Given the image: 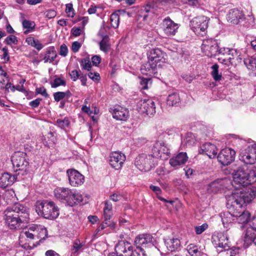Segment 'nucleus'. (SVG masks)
I'll list each match as a JSON object with an SVG mask.
<instances>
[{
  "label": "nucleus",
  "mask_w": 256,
  "mask_h": 256,
  "mask_svg": "<svg viewBox=\"0 0 256 256\" xmlns=\"http://www.w3.org/2000/svg\"><path fill=\"white\" fill-rule=\"evenodd\" d=\"M15 176L12 175L8 172L4 173L0 177V186L6 188L11 186L16 180Z\"/></svg>",
  "instance_id": "obj_27"
},
{
  "label": "nucleus",
  "mask_w": 256,
  "mask_h": 256,
  "mask_svg": "<svg viewBox=\"0 0 256 256\" xmlns=\"http://www.w3.org/2000/svg\"><path fill=\"white\" fill-rule=\"evenodd\" d=\"M238 54L239 52L233 48H230L228 56H230L231 58H232V60H234L235 57H238L240 56Z\"/></svg>",
  "instance_id": "obj_59"
},
{
  "label": "nucleus",
  "mask_w": 256,
  "mask_h": 256,
  "mask_svg": "<svg viewBox=\"0 0 256 256\" xmlns=\"http://www.w3.org/2000/svg\"><path fill=\"white\" fill-rule=\"evenodd\" d=\"M22 28L25 29L24 34H28L30 32L32 31L35 28V23L28 20H24L22 22Z\"/></svg>",
  "instance_id": "obj_32"
},
{
  "label": "nucleus",
  "mask_w": 256,
  "mask_h": 256,
  "mask_svg": "<svg viewBox=\"0 0 256 256\" xmlns=\"http://www.w3.org/2000/svg\"><path fill=\"white\" fill-rule=\"evenodd\" d=\"M36 210L39 216L52 220L59 216V208L54 202L48 200H38L36 204Z\"/></svg>",
  "instance_id": "obj_6"
},
{
  "label": "nucleus",
  "mask_w": 256,
  "mask_h": 256,
  "mask_svg": "<svg viewBox=\"0 0 256 256\" xmlns=\"http://www.w3.org/2000/svg\"><path fill=\"white\" fill-rule=\"evenodd\" d=\"M210 19L206 16H200L193 18L190 22L192 30L197 35L203 36L208 28Z\"/></svg>",
  "instance_id": "obj_9"
},
{
  "label": "nucleus",
  "mask_w": 256,
  "mask_h": 256,
  "mask_svg": "<svg viewBox=\"0 0 256 256\" xmlns=\"http://www.w3.org/2000/svg\"><path fill=\"white\" fill-rule=\"evenodd\" d=\"M108 39V36H105L99 43L100 50L105 52H108L110 49Z\"/></svg>",
  "instance_id": "obj_34"
},
{
  "label": "nucleus",
  "mask_w": 256,
  "mask_h": 256,
  "mask_svg": "<svg viewBox=\"0 0 256 256\" xmlns=\"http://www.w3.org/2000/svg\"><path fill=\"white\" fill-rule=\"evenodd\" d=\"M82 244H80V241L78 240H76L74 242L72 248V250L74 252H78L80 249L82 247Z\"/></svg>",
  "instance_id": "obj_50"
},
{
  "label": "nucleus",
  "mask_w": 256,
  "mask_h": 256,
  "mask_svg": "<svg viewBox=\"0 0 256 256\" xmlns=\"http://www.w3.org/2000/svg\"><path fill=\"white\" fill-rule=\"evenodd\" d=\"M33 233L32 232H30V230H26V231H24V232H23L22 234H21V236H26L27 238H28L30 240H33L34 239V236H36V233H37L38 232V230H33Z\"/></svg>",
  "instance_id": "obj_48"
},
{
  "label": "nucleus",
  "mask_w": 256,
  "mask_h": 256,
  "mask_svg": "<svg viewBox=\"0 0 256 256\" xmlns=\"http://www.w3.org/2000/svg\"><path fill=\"white\" fill-rule=\"evenodd\" d=\"M230 51L229 48H221L218 47V55L221 54L224 56H228V52Z\"/></svg>",
  "instance_id": "obj_52"
},
{
  "label": "nucleus",
  "mask_w": 256,
  "mask_h": 256,
  "mask_svg": "<svg viewBox=\"0 0 256 256\" xmlns=\"http://www.w3.org/2000/svg\"><path fill=\"white\" fill-rule=\"evenodd\" d=\"M152 152L156 160L160 158L164 160H166L170 154L169 148L162 141H158L155 142L153 145Z\"/></svg>",
  "instance_id": "obj_10"
},
{
  "label": "nucleus",
  "mask_w": 256,
  "mask_h": 256,
  "mask_svg": "<svg viewBox=\"0 0 256 256\" xmlns=\"http://www.w3.org/2000/svg\"><path fill=\"white\" fill-rule=\"evenodd\" d=\"M208 228V224L206 223H204L200 226H196L195 227V232L197 234H202L205 230Z\"/></svg>",
  "instance_id": "obj_45"
},
{
  "label": "nucleus",
  "mask_w": 256,
  "mask_h": 256,
  "mask_svg": "<svg viewBox=\"0 0 256 256\" xmlns=\"http://www.w3.org/2000/svg\"><path fill=\"white\" fill-rule=\"evenodd\" d=\"M227 19L234 24H238L244 19V14L242 11L238 9H232L227 14Z\"/></svg>",
  "instance_id": "obj_23"
},
{
  "label": "nucleus",
  "mask_w": 256,
  "mask_h": 256,
  "mask_svg": "<svg viewBox=\"0 0 256 256\" xmlns=\"http://www.w3.org/2000/svg\"><path fill=\"white\" fill-rule=\"evenodd\" d=\"M164 242L168 250L171 252L177 250L180 246V241L177 238L168 239Z\"/></svg>",
  "instance_id": "obj_29"
},
{
  "label": "nucleus",
  "mask_w": 256,
  "mask_h": 256,
  "mask_svg": "<svg viewBox=\"0 0 256 256\" xmlns=\"http://www.w3.org/2000/svg\"><path fill=\"white\" fill-rule=\"evenodd\" d=\"M188 157L186 152H181L170 160L169 163L174 168L184 164L188 160Z\"/></svg>",
  "instance_id": "obj_26"
},
{
  "label": "nucleus",
  "mask_w": 256,
  "mask_h": 256,
  "mask_svg": "<svg viewBox=\"0 0 256 256\" xmlns=\"http://www.w3.org/2000/svg\"><path fill=\"white\" fill-rule=\"evenodd\" d=\"M182 78L188 83H190L194 78V77L192 75L187 74H184L182 76Z\"/></svg>",
  "instance_id": "obj_64"
},
{
  "label": "nucleus",
  "mask_w": 256,
  "mask_h": 256,
  "mask_svg": "<svg viewBox=\"0 0 256 256\" xmlns=\"http://www.w3.org/2000/svg\"><path fill=\"white\" fill-rule=\"evenodd\" d=\"M212 240L216 247H219L224 249H228L229 248L228 238L226 233L222 232H214L212 236Z\"/></svg>",
  "instance_id": "obj_18"
},
{
  "label": "nucleus",
  "mask_w": 256,
  "mask_h": 256,
  "mask_svg": "<svg viewBox=\"0 0 256 256\" xmlns=\"http://www.w3.org/2000/svg\"><path fill=\"white\" fill-rule=\"evenodd\" d=\"M240 228L244 229V244H246V243L248 244L249 242H253L256 239V220H254L252 218L248 224L240 225Z\"/></svg>",
  "instance_id": "obj_14"
},
{
  "label": "nucleus",
  "mask_w": 256,
  "mask_h": 256,
  "mask_svg": "<svg viewBox=\"0 0 256 256\" xmlns=\"http://www.w3.org/2000/svg\"><path fill=\"white\" fill-rule=\"evenodd\" d=\"M120 10L116 11L112 13L110 18L111 26L114 28H116L119 26L120 16L118 13Z\"/></svg>",
  "instance_id": "obj_33"
},
{
  "label": "nucleus",
  "mask_w": 256,
  "mask_h": 256,
  "mask_svg": "<svg viewBox=\"0 0 256 256\" xmlns=\"http://www.w3.org/2000/svg\"><path fill=\"white\" fill-rule=\"evenodd\" d=\"M4 42L8 45L11 46L12 44H16L18 42L17 37L11 34L6 38Z\"/></svg>",
  "instance_id": "obj_42"
},
{
  "label": "nucleus",
  "mask_w": 256,
  "mask_h": 256,
  "mask_svg": "<svg viewBox=\"0 0 256 256\" xmlns=\"http://www.w3.org/2000/svg\"><path fill=\"white\" fill-rule=\"evenodd\" d=\"M148 61L140 68L143 74L157 77L158 68L166 62V54L160 48H155L150 50L147 52Z\"/></svg>",
  "instance_id": "obj_3"
},
{
  "label": "nucleus",
  "mask_w": 256,
  "mask_h": 256,
  "mask_svg": "<svg viewBox=\"0 0 256 256\" xmlns=\"http://www.w3.org/2000/svg\"><path fill=\"white\" fill-rule=\"evenodd\" d=\"M66 12L68 14V16L71 18L74 17V10L72 4H66Z\"/></svg>",
  "instance_id": "obj_47"
},
{
  "label": "nucleus",
  "mask_w": 256,
  "mask_h": 256,
  "mask_svg": "<svg viewBox=\"0 0 256 256\" xmlns=\"http://www.w3.org/2000/svg\"><path fill=\"white\" fill-rule=\"evenodd\" d=\"M232 174L233 177L232 185H234L236 188L250 184L254 182L256 179V170H252L248 172L242 166H240L236 170H234Z\"/></svg>",
  "instance_id": "obj_5"
},
{
  "label": "nucleus",
  "mask_w": 256,
  "mask_h": 256,
  "mask_svg": "<svg viewBox=\"0 0 256 256\" xmlns=\"http://www.w3.org/2000/svg\"><path fill=\"white\" fill-rule=\"evenodd\" d=\"M140 86L142 90L148 89L150 86L152 84L151 79L150 78H141L140 79Z\"/></svg>",
  "instance_id": "obj_39"
},
{
  "label": "nucleus",
  "mask_w": 256,
  "mask_h": 256,
  "mask_svg": "<svg viewBox=\"0 0 256 256\" xmlns=\"http://www.w3.org/2000/svg\"><path fill=\"white\" fill-rule=\"evenodd\" d=\"M251 192L254 193L252 195L249 191L246 192L239 190L226 197L227 208L233 212L236 220L241 225L248 224L252 220L250 212L244 210L245 206L254 198L256 188H254Z\"/></svg>",
  "instance_id": "obj_1"
},
{
  "label": "nucleus",
  "mask_w": 256,
  "mask_h": 256,
  "mask_svg": "<svg viewBox=\"0 0 256 256\" xmlns=\"http://www.w3.org/2000/svg\"><path fill=\"white\" fill-rule=\"evenodd\" d=\"M111 110L113 118L116 120L126 121L129 118V111L126 108L118 106Z\"/></svg>",
  "instance_id": "obj_22"
},
{
  "label": "nucleus",
  "mask_w": 256,
  "mask_h": 256,
  "mask_svg": "<svg viewBox=\"0 0 256 256\" xmlns=\"http://www.w3.org/2000/svg\"><path fill=\"white\" fill-rule=\"evenodd\" d=\"M70 76L73 81H76L80 76L77 70H73L70 73Z\"/></svg>",
  "instance_id": "obj_56"
},
{
  "label": "nucleus",
  "mask_w": 256,
  "mask_h": 256,
  "mask_svg": "<svg viewBox=\"0 0 256 256\" xmlns=\"http://www.w3.org/2000/svg\"><path fill=\"white\" fill-rule=\"evenodd\" d=\"M50 84L52 88H55L60 86H65L66 82L60 78H56L52 82H50Z\"/></svg>",
  "instance_id": "obj_41"
},
{
  "label": "nucleus",
  "mask_w": 256,
  "mask_h": 256,
  "mask_svg": "<svg viewBox=\"0 0 256 256\" xmlns=\"http://www.w3.org/2000/svg\"><path fill=\"white\" fill-rule=\"evenodd\" d=\"M88 77L94 80H98L100 79V74L98 72H89L88 74Z\"/></svg>",
  "instance_id": "obj_60"
},
{
  "label": "nucleus",
  "mask_w": 256,
  "mask_h": 256,
  "mask_svg": "<svg viewBox=\"0 0 256 256\" xmlns=\"http://www.w3.org/2000/svg\"><path fill=\"white\" fill-rule=\"evenodd\" d=\"M57 56V54L54 46H50L47 48L46 54L44 58V62H52L54 61Z\"/></svg>",
  "instance_id": "obj_30"
},
{
  "label": "nucleus",
  "mask_w": 256,
  "mask_h": 256,
  "mask_svg": "<svg viewBox=\"0 0 256 256\" xmlns=\"http://www.w3.org/2000/svg\"><path fill=\"white\" fill-rule=\"evenodd\" d=\"M64 97L65 94L62 92H58L54 94V100L57 102L62 100Z\"/></svg>",
  "instance_id": "obj_49"
},
{
  "label": "nucleus",
  "mask_w": 256,
  "mask_h": 256,
  "mask_svg": "<svg viewBox=\"0 0 256 256\" xmlns=\"http://www.w3.org/2000/svg\"><path fill=\"white\" fill-rule=\"evenodd\" d=\"M11 161L14 171L18 175L24 176L27 174L29 162L26 153L22 152H15L12 156Z\"/></svg>",
  "instance_id": "obj_7"
},
{
  "label": "nucleus",
  "mask_w": 256,
  "mask_h": 256,
  "mask_svg": "<svg viewBox=\"0 0 256 256\" xmlns=\"http://www.w3.org/2000/svg\"><path fill=\"white\" fill-rule=\"evenodd\" d=\"M235 156V151L231 148H226L220 150L217 158L218 162L222 165L228 166L234 161Z\"/></svg>",
  "instance_id": "obj_17"
},
{
  "label": "nucleus",
  "mask_w": 256,
  "mask_h": 256,
  "mask_svg": "<svg viewBox=\"0 0 256 256\" xmlns=\"http://www.w3.org/2000/svg\"><path fill=\"white\" fill-rule=\"evenodd\" d=\"M2 50L4 52L2 58L6 60V62H8L10 60V56H8V48L6 47H4L2 48Z\"/></svg>",
  "instance_id": "obj_61"
},
{
  "label": "nucleus",
  "mask_w": 256,
  "mask_h": 256,
  "mask_svg": "<svg viewBox=\"0 0 256 256\" xmlns=\"http://www.w3.org/2000/svg\"><path fill=\"white\" fill-rule=\"evenodd\" d=\"M68 52V49L66 44H63L60 47V50L59 54L63 56H67Z\"/></svg>",
  "instance_id": "obj_54"
},
{
  "label": "nucleus",
  "mask_w": 256,
  "mask_h": 256,
  "mask_svg": "<svg viewBox=\"0 0 256 256\" xmlns=\"http://www.w3.org/2000/svg\"><path fill=\"white\" fill-rule=\"evenodd\" d=\"M92 61L94 66H98L101 62V58L100 56H94L92 58Z\"/></svg>",
  "instance_id": "obj_57"
},
{
  "label": "nucleus",
  "mask_w": 256,
  "mask_h": 256,
  "mask_svg": "<svg viewBox=\"0 0 256 256\" xmlns=\"http://www.w3.org/2000/svg\"><path fill=\"white\" fill-rule=\"evenodd\" d=\"M115 223H110L109 222H107L104 221L97 228V230L98 232H99L100 230H103L106 227H110L111 229L113 230L115 228Z\"/></svg>",
  "instance_id": "obj_43"
},
{
  "label": "nucleus",
  "mask_w": 256,
  "mask_h": 256,
  "mask_svg": "<svg viewBox=\"0 0 256 256\" xmlns=\"http://www.w3.org/2000/svg\"><path fill=\"white\" fill-rule=\"evenodd\" d=\"M122 196L118 194H113L110 196V199L114 202H118L121 200Z\"/></svg>",
  "instance_id": "obj_63"
},
{
  "label": "nucleus",
  "mask_w": 256,
  "mask_h": 256,
  "mask_svg": "<svg viewBox=\"0 0 256 256\" xmlns=\"http://www.w3.org/2000/svg\"><path fill=\"white\" fill-rule=\"evenodd\" d=\"M232 213L233 212H230V210H228V212H224L220 214V217L224 224H230L234 220V218L235 217L232 214Z\"/></svg>",
  "instance_id": "obj_31"
},
{
  "label": "nucleus",
  "mask_w": 256,
  "mask_h": 256,
  "mask_svg": "<svg viewBox=\"0 0 256 256\" xmlns=\"http://www.w3.org/2000/svg\"><path fill=\"white\" fill-rule=\"evenodd\" d=\"M56 15V12L54 10H48L45 12V16L48 18H52Z\"/></svg>",
  "instance_id": "obj_53"
},
{
  "label": "nucleus",
  "mask_w": 256,
  "mask_h": 256,
  "mask_svg": "<svg viewBox=\"0 0 256 256\" xmlns=\"http://www.w3.org/2000/svg\"><path fill=\"white\" fill-rule=\"evenodd\" d=\"M137 110L141 114L151 116L156 112L154 102L150 99L140 100L137 104Z\"/></svg>",
  "instance_id": "obj_16"
},
{
  "label": "nucleus",
  "mask_w": 256,
  "mask_h": 256,
  "mask_svg": "<svg viewBox=\"0 0 256 256\" xmlns=\"http://www.w3.org/2000/svg\"><path fill=\"white\" fill-rule=\"evenodd\" d=\"M71 32L74 36H78L81 34L82 29L80 27H74L72 29Z\"/></svg>",
  "instance_id": "obj_58"
},
{
  "label": "nucleus",
  "mask_w": 256,
  "mask_h": 256,
  "mask_svg": "<svg viewBox=\"0 0 256 256\" xmlns=\"http://www.w3.org/2000/svg\"><path fill=\"white\" fill-rule=\"evenodd\" d=\"M156 160L152 154H142L136 157L135 165L142 172H148L155 166Z\"/></svg>",
  "instance_id": "obj_8"
},
{
  "label": "nucleus",
  "mask_w": 256,
  "mask_h": 256,
  "mask_svg": "<svg viewBox=\"0 0 256 256\" xmlns=\"http://www.w3.org/2000/svg\"><path fill=\"white\" fill-rule=\"evenodd\" d=\"M194 136L192 133H187L183 140V142L186 144H191L194 142Z\"/></svg>",
  "instance_id": "obj_44"
},
{
  "label": "nucleus",
  "mask_w": 256,
  "mask_h": 256,
  "mask_svg": "<svg viewBox=\"0 0 256 256\" xmlns=\"http://www.w3.org/2000/svg\"><path fill=\"white\" fill-rule=\"evenodd\" d=\"M6 225L10 230H20L29 220L28 208L20 203L8 206L4 212Z\"/></svg>",
  "instance_id": "obj_2"
},
{
  "label": "nucleus",
  "mask_w": 256,
  "mask_h": 256,
  "mask_svg": "<svg viewBox=\"0 0 256 256\" xmlns=\"http://www.w3.org/2000/svg\"><path fill=\"white\" fill-rule=\"evenodd\" d=\"M114 252H111L108 256H132V246L126 240H122L115 246Z\"/></svg>",
  "instance_id": "obj_15"
},
{
  "label": "nucleus",
  "mask_w": 256,
  "mask_h": 256,
  "mask_svg": "<svg viewBox=\"0 0 256 256\" xmlns=\"http://www.w3.org/2000/svg\"><path fill=\"white\" fill-rule=\"evenodd\" d=\"M162 24L164 31L165 34L168 36L175 35L179 28V24L175 23L168 16L164 18Z\"/></svg>",
  "instance_id": "obj_21"
},
{
  "label": "nucleus",
  "mask_w": 256,
  "mask_h": 256,
  "mask_svg": "<svg viewBox=\"0 0 256 256\" xmlns=\"http://www.w3.org/2000/svg\"><path fill=\"white\" fill-rule=\"evenodd\" d=\"M188 254L192 256H200L202 252L198 246L194 244L189 245Z\"/></svg>",
  "instance_id": "obj_37"
},
{
  "label": "nucleus",
  "mask_w": 256,
  "mask_h": 256,
  "mask_svg": "<svg viewBox=\"0 0 256 256\" xmlns=\"http://www.w3.org/2000/svg\"><path fill=\"white\" fill-rule=\"evenodd\" d=\"M212 71L211 72V75L213 78L216 81H218L222 79V75L218 74V66L217 64H214L212 66Z\"/></svg>",
  "instance_id": "obj_36"
},
{
  "label": "nucleus",
  "mask_w": 256,
  "mask_h": 256,
  "mask_svg": "<svg viewBox=\"0 0 256 256\" xmlns=\"http://www.w3.org/2000/svg\"><path fill=\"white\" fill-rule=\"evenodd\" d=\"M42 100V98H37L36 100L30 102H29V106L32 107V108H36L39 106Z\"/></svg>",
  "instance_id": "obj_55"
},
{
  "label": "nucleus",
  "mask_w": 256,
  "mask_h": 256,
  "mask_svg": "<svg viewBox=\"0 0 256 256\" xmlns=\"http://www.w3.org/2000/svg\"><path fill=\"white\" fill-rule=\"evenodd\" d=\"M219 44L217 40L212 38L204 40L202 45V50L204 54L208 57L218 55Z\"/></svg>",
  "instance_id": "obj_11"
},
{
  "label": "nucleus",
  "mask_w": 256,
  "mask_h": 256,
  "mask_svg": "<svg viewBox=\"0 0 256 256\" xmlns=\"http://www.w3.org/2000/svg\"><path fill=\"white\" fill-rule=\"evenodd\" d=\"M56 122L58 127L62 129L68 128L70 123L67 118H64V119H58Z\"/></svg>",
  "instance_id": "obj_38"
},
{
  "label": "nucleus",
  "mask_w": 256,
  "mask_h": 256,
  "mask_svg": "<svg viewBox=\"0 0 256 256\" xmlns=\"http://www.w3.org/2000/svg\"><path fill=\"white\" fill-rule=\"evenodd\" d=\"M218 60L220 62L228 66L229 64H232V58L230 56H225L224 58L220 57L218 58Z\"/></svg>",
  "instance_id": "obj_46"
},
{
  "label": "nucleus",
  "mask_w": 256,
  "mask_h": 256,
  "mask_svg": "<svg viewBox=\"0 0 256 256\" xmlns=\"http://www.w3.org/2000/svg\"><path fill=\"white\" fill-rule=\"evenodd\" d=\"M181 102L179 94L174 92L170 94L167 98L166 104L169 106H178Z\"/></svg>",
  "instance_id": "obj_28"
},
{
  "label": "nucleus",
  "mask_w": 256,
  "mask_h": 256,
  "mask_svg": "<svg viewBox=\"0 0 256 256\" xmlns=\"http://www.w3.org/2000/svg\"><path fill=\"white\" fill-rule=\"evenodd\" d=\"M228 181L226 178L216 180L208 184V190L212 192H217L226 188Z\"/></svg>",
  "instance_id": "obj_25"
},
{
  "label": "nucleus",
  "mask_w": 256,
  "mask_h": 256,
  "mask_svg": "<svg viewBox=\"0 0 256 256\" xmlns=\"http://www.w3.org/2000/svg\"><path fill=\"white\" fill-rule=\"evenodd\" d=\"M239 159L246 164H252L256 160V144L248 146L242 150L239 155Z\"/></svg>",
  "instance_id": "obj_12"
},
{
  "label": "nucleus",
  "mask_w": 256,
  "mask_h": 256,
  "mask_svg": "<svg viewBox=\"0 0 256 256\" xmlns=\"http://www.w3.org/2000/svg\"><path fill=\"white\" fill-rule=\"evenodd\" d=\"M156 240L150 234H142L138 236L134 240V244L136 246L144 248H156Z\"/></svg>",
  "instance_id": "obj_13"
},
{
  "label": "nucleus",
  "mask_w": 256,
  "mask_h": 256,
  "mask_svg": "<svg viewBox=\"0 0 256 256\" xmlns=\"http://www.w3.org/2000/svg\"><path fill=\"white\" fill-rule=\"evenodd\" d=\"M81 46V44L77 42H74L72 44V50L74 52H78Z\"/></svg>",
  "instance_id": "obj_62"
},
{
  "label": "nucleus",
  "mask_w": 256,
  "mask_h": 256,
  "mask_svg": "<svg viewBox=\"0 0 256 256\" xmlns=\"http://www.w3.org/2000/svg\"><path fill=\"white\" fill-rule=\"evenodd\" d=\"M54 192L57 200L71 207L80 204L83 200L82 196L80 193L68 188L58 187Z\"/></svg>",
  "instance_id": "obj_4"
},
{
  "label": "nucleus",
  "mask_w": 256,
  "mask_h": 256,
  "mask_svg": "<svg viewBox=\"0 0 256 256\" xmlns=\"http://www.w3.org/2000/svg\"><path fill=\"white\" fill-rule=\"evenodd\" d=\"M40 230L38 232H37L36 236L38 238H40V242H42L48 238V232L47 230L43 227L40 228H38V231Z\"/></svg>",
  "instance_id": "obj_35"
},
{
  "label": "nucleus",
  "mask_w": 256,
  "mask_h": 256,
  "mask_svg": "<svg viewBox=\"0 0 256 256\" xmlns=\"http://www.w3.org/2000/svg\"><path fill=\"white\" fill-rule=\"evenodd\" d=\"M80 66L83 70L89 71L91 68V62L88 58H84L82 59L80 61Z\"/></svg>",
  "instance_id": "obj_40"
},
{
  "label": "nucleus",
  "mask_w": 256,
  "mask_h": 256,
  "mask_svg": "<svg viewBox=\"0 0 256 256\" xmlns=\"http://www.w3.org/2000/svg\"><path fill=\"white\" fill-rule=\"evenodd\" d=\"M199 153L207 155L210 158H212L217 154V148L214 144L209 142L205 143L200 147Z\"/></svg>",
  "instance_id": "obj_24"
},
{
  "label": "nucleus",
  "mask_w": 256,
  "mask_h": 256,
  "mask_svg": "<svg viewBox=\"0 0 256 256\" xmlns=\"http://www.w3.org/2000/svg\"><path fill=\"white\" fill-rule=\"evenodd\" d=\"M69 183L72 186H78L84 184V176L78 170L74 169H69L66 172Z\"/></svg>",
  "instance_id": "obj_19"
},
{
  "label": "nucleus",
  "mask_w": 256,
  "mask_h": 256,
  "mask_svg": "<svg viewBox=\"0 0 256 256\" xmlns=\"http://www.w3.org/2000/svg\"><path fill=\"white\" fill-rule=\"evenodd\" d=\"M125 160V155L120 152H112L110 155V164L112 168L116 170L122 168Z\"/></svg>",
  "instance_id": "obj_20"
},
{
  "label": "nucleus",
  "mask_w": 256,
  "mask_h": 256,
  "mask_svg": "<svg viewBox=\"0 0 256 256\" xmlns=\"http://www.w3.org/2000/svg\"><path fill=\"white\" fill-rule=\"evenodd\" d=\"M36 94H41L42 96H44L45 98H48L49 95L46 92V89L44 87H40L38 88H36Z\"/></svg>",
  "instance_id": "obj_51"
}]
</instances>
